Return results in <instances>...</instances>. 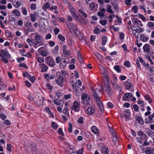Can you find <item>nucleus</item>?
<instances>
[{"instance_id":"60","label":"nucleus","mask_w":154,"mask_h":154,"mask_svg":"<svg viewBox=\"0 0 154 154\" xmlns=\"http://www.w3.org/2000/svg\"><path fill=\"white\" fill-rule=\"evenodd\" d=\"M41 54L43 56L45 57L47 55L48 53L47 52L44 50H42L41 52Z\"/></svg>"},{"instance_id":"49","label":"nucleus","mask_w":154,"mask_h":154,"mask_svg":"<svg viewBox=\"0 0 154 154\" xmlns=\"http://www.w3.org/2000/svg\"><path fill=\"white\" fill-rule=\"evenodd\" d=\"M21 10L23 14L24 15H26L27 14V11L26 9L24 7H22Z\"/></svg>"},{"instance_id":"36","label":"nucleus","mask_w":154,"mask_h":154,"mask_svg":"<svg viewBox=\"0 0 154 154\" xmlns=\"http://www.w3.org/2000/svg\"><path fill=\"white\" fill-rule=\"evenodd\" d=\"M72 16L74 17V19L77 22L79 21L80 18H79L76 12L73 13L71 14Z\"/></svg>"},{"instance_id":"19","label":"nucleus","mask_w":154,"mask_h":154,"mask_svg":"<svg viewBox=\"0 0 154 154\" xmlns=\"http://www.w3.org/2000/svg\"><path fill=\"white\" fill-rule=\"evenodd\" d=\"M145 153L146 154H154V149L149 147H147Z\"/></svg>"},{"instance_id":"9","label":"nucleus","mask_w":154,"mask_h":154,"mask_svg":"<svg viewBox=\"0 0 154 154\" xmlns=\"http://www.w3.org/2000/svg\"><path fill=\"white\" fill-rule=\"evenodd\" d=\"M4 56L8 58H10L11 57V55L9 54L6 49L4 50H2L1 53H0V57H4Z\"/></svg>"},{"instance_id":"45","label":"nucleus","mask_w":154,"mask_h":154,"mask_svg":"<svg viewBox=\"0 0 154 154\" xmlns=\"http://www.w3.org/2000/svg\"><path fill=\"white\" fill-rule=\"evenodd\" d=\"M77 57L80 63H82L83 62V61L82 60V58L81 57V56L79 53V52H78L77 53Z\"/></svg>"},{"instance_id":"38","label":"nucleus","mask_w":154,"mask_h":154,"mask_svg":"<svg viewBox=\"0 0 154 154\" xmlns=\"http://www.w3.org/2000/svg\"><path fill=\"white\" fill-rule=\"evenodd\" d=\"M42 39V36L36 34L35 37V39L36 41H41V40Z\"/></svg>"},{"instance_id":"6","label":"nucleus","mask_w":154,"mask_h":154,"mask_svg":"<svg viewBox=\"0 0 154 154\" xmlns=\"http://www.w3.org/2000/svg\"><path fill=\"white\" fill-rule=\"evenodd\" d=\"M81 99L82 100V103H85V101H86V104H89L88 102L90 100V97L88 94L85 93H83L81 96Z\"/></svg>"},{"instance_id":"55","label":"nucleus","mask_w":154,"mask_h":154,"mask_svg":"<svg viewBox=\"0 0 154 154\" xmlns=\"http://www.w3.org/2000/svg\"><path fill=\"white\" fill-rule=\"evenodd\" d=\"M83 120L84 118L82 117H80L78 119L77 121L79 123L82 124L83 123Z\"/></svg>"},{"instance_id":"10","label":"nucleus","mask_w":154,"mask_h":154,"mask_svg":"<svg viewBox=\"0 0 154 154\" xmlns=\"http://www.w3.org/2000/svg\"><path fill=\"white\" fill-rule=\"evenodd\" d=\"M68 62L66 61L64 59H62L61 62L60 64V66L61 69H63L66 67Z\"/></svg>"},{"instance_id":"41","label":"nucleus","mask_w":154,"mask_h":154,"mask_svg":"<svg viewBox=\"0 0 154 154\" xmlns=\"http://www.w3.org/2000/svg\"><path fill=\"white\" fill-rule=\"evenodd\" d=\"M102 150L106 154H108L109 152V150L106 146H104L102 148Z\"/></svg>"},{"instance_id":"11","label":"nucleus","mask_w":154,"mask_h":154,"mask_svg":"<svg viewBox=\"0 0 154 154\" xmlns=\"http://www.w3.org/2000/svg\"><path fill=\"white\" fill-rule=\"evenodd\" d=\"M39 66L41 69V72H46L48 68V67L44 63L39 64Z\"/></svg>"},{"instance_id":"14","label":"nucleus","mask_w":154,"mask_h":154,"mask_svg":"<svg viewBox=\"0 0 154 154\" xmlns=\"http://www.w3.org/2000/svg\"><path fill=\"white\" fill-rule=\"evenodd\" d=\"M124 86L126 89L128 90L133 87V85L131 82L125 81L124 82Z\"/></svg>"},{"instance_id":"48","label":"nucleus","mask_w":154,"mask_h":154,"mask_svg":"<svg viewBox=\"0 0 154 154\" xmlns=\"http://www.w3.org/2000/svg\"><path fill=\"white\" fill-rule=\"evenodd\" d=\"M79 22L82 24H85L86 22L85 20L82 17L80 18Z\"/></svg>"},{"instance_id":"64","label":"nucleus","mask_w":154,"mask_h":154,"mask_svg":"<svg viewBox=\"0 0 154 154\" xmlns=\"http://www.w3.org/2000/svg\"><path fill=\"white\" fill-rule=\"evenodd\" d=\"M36 8V5L35 4H32L30 5V8L31 10H33Z\"/></svg>"},{"instance_id":"34","label":"nucleus","mask_w":154,"mask_h":154,"mask_svg":"<svg viewBox=\"0 0 154 154\" xmlns=\"http://www.w3.org/2000/svg\"><path fill=\"white\" fill-rule=\"evenodd\" d=\"M132 34L137 39L139 38V36L140 35L138 31L137 32L135 30H134L132 31Z\"/></svg>"},{"instance_id":"4","label":"nucleus","mask_w":154,"mask_h":154,"mask_svg":"<svg viewBox=\"0 0 154 154\" xmlns=\"http://www.w3.org/2000/svg\"><path fill=\"white\" fill-rule=\"evenodd\" d=\"M66 23L69 30L71 32H73L77 30L76 27L74 23H67L66 22Z\"/></svg>"},{"instance_id":"7","label":"nucleus","mask_w":154,"mask_h":154,"mask_svg":"<svg viewBox=\"0 0 154 154\" xmlns=\"http://www.w3.org/2000/svg\"><path fill=\"white\" fill-rule=\"evenodd\" d=\"M91 89L93 94V96L95 98V99L100 97L99 96V95L100 94L99 89L97 88H92Z\"/></svg>"},{"instance_id":"40","label":"nucleus","mask_w":154,"mask_h":154,"mask_svg":"<svg viewBox=\"0 0 154 154\" xmlns=\"http://www.w3.org/2000/svg\"><path fill=\"white\" fill-rule=\"evenodd\" d=\"M91 130L94 133L98 134L99 133V130L95 126H93L92 127Z\"/></svg>"},{"instance_id":"2","label":"nucleus","mask_w":154,"mask_h":154,"mask_svg":"<svg viewBox=\"0 0 154 154\" xmlns=\"http://www.w3.org/2000/svg\"><path fill=\"white\" fill-rule=\"evenodd\" d=\"M132 22L134 24V26L136 28H138L140 26H143L141 22L137 18H133L132 19Z\"/></svg>"},{"instance_id":"54","label":"nucleus","mask_w":154,"mask_h":154,"mask_svg":"<svg viewBox=\"0 0 154 154\" xmlns=\"http://www.w3.org/2000/svg\"><path fill=\"white\" fill-rule=\"evenodd\" d=\"M124 65L127 67L129 68L131 66V64L129 61L128 60L124 63Z\"/></svg>"},{"instance_id":"20","label":"nucleus","mask_w":154,"mask_h":154,"mask_svg":"<svg viewBox=\"0 0 154 154\" xmlns=\"http://www.w3.org/2000/svg\"><path fill=\"white\" fill-rule=\"evenodd\" d=\"M140 40L143 42H146L149 39V38L143 34L140 35Z\"/></svg>"},{"instance_id":"12","label":"nucleus","mask_w":154,"mask_h":154,"mask_svg":"<svg viewBox=\"0 0 154 154\" xmlns=\"http://www.w3.org/2000/svg\"><path fill=\"white\" fill-rule=\"evenodd\" d=\"M79 104L78 102L75 101L73 103L72 109L75 112H78L79 110Z\"/></svg>"},{"instance_id":"37","label":"nucleus","mask_w":154,"mask_h":154,"mask_svg":"<svg viewBox=\"0 0 154 154\" xmlns=\"http://www.w3.org/2000/svg\"><path fill=\"white\" fill-rule=\"evenodd\" d=\"M79 12L85 18L87 17L88 16L82 10L79 9Z\"/></svg>"},{"instance_id":"32","label":"nucleus","mask_w":154,"mask_h":154,"mask_svg":"<svg viewBox=\"0 0 154 154\" xmlns=\"http://www.w3.org/2000/svg\"><path fill=\"white\" fill-rule=\"evenodd\" d=\"M62 102V100H59L57 98L54 99V104L59 106L61 105Z\"/></svg>"},{"instance_id":"24","label":"nucleus","mask_w":154,"mask_h":154,"mask_svg":"<svg viewBox=\"0 0 154 154\" xmlns=\"http://www.w3.org/2000/svg\"><path fill=\"white\" fill-rule=\"evenodd\" d=\"M136 119L139 124L143 125L144 124V121L141 117L139 116H137L136 118Z\"/></svg>"},{"instance_id":"25","label":"nucleus","mask_w":154,"mask_h":154,"mask_svg":"<svg viewBox=\"0 0 154 154\" xmlns=\"http://www.w3.org/2000/svg\"><path fill=\"white\" fill-rule=\"evenodd\" d=\"M68 5L69 10L70 11L71 14H73V13L75 12L71 3H68Z\"/></svg>"},{"instance_id":"16","label":"nucleus","mask_w":154,"mask_h":154,"mask_svg":"<svg viewBox=\"0 0 154 154\" xmlns=\"http://www.w3.org/2000/svg\"><path fill=\"white\" fill-rule=\"evenodd\" d=\"M56 75L57 78L58 80L61 81H65L66 79L61 75V72H57L56 73Z\"/></svg>"},{"instance_id":"58","label":"nucleus","mask_w":154,"mask_h":154,"mask_svg":"<svg viewBox=\"0 0 154 154\" xmlns=\"http://www.w3.org/2000/svg\"><path fill=\"white\" fill-rule=\"evenodd\" d=\"M84 152V149L82 148L78 150L76 152V154H82Z\"/></svg>"},{"instance_id":"31","label":"nucleus","mask_w":154,"mask_h":154,"mask_svg":"<svg viewBox=\"0 0 154 154\" xmlns=\"http://www.w3.org/2000/svg\"><path fill=\"white\" fill-rule=\"evenodd\" d=\"M113 68L118 72H120L122 69V67L120 66L115 65L113 67Z\"/></svg>"},{"instance_id":"30","label":"nucleus","mask_w":154,"mask_h":154,"mask_svg":"<svg viewBox=\"0 0 154 154\" xmlns=\"http://www.w3.org/2000/svg\"><path fill=\"white\" fill-rule=\"evenodd\" d=\"M107 41V38L106 37L105 35H103L102 36V42L101 44L103 46H104Z\"/></svg>"},{"instance_id":"42","label":"nucleus","mask_w":154,"mask_h":154,"mask_svg":"<svg viewBox=\"0 0 154 154\" xmlns=\"http://www.w3.org/2000/svg\"><path fill=\"white\" fill-rule=\"evenodd\" d=\"M34 45H38V46H43L44 45V43L42 41H36V42H33Z\"/></svg>"},{"instance_id":"62","label":"nucleus","mask_w":154,"mask_h":154,"mask_svg":"<svg viewBox=\"0 0 154 154\" xmlns=\"http://www.w3.org/2000/svg\"><path fill=\"white\" fill-rule=\"evenodd\" d=\"M138 7L137 6H134L132 7V9L134 11V13L135 14L136 13L137 11Z\"/></svg>"},{"instance_id":"35","label":"nucleus","mask_w":154,"mask_h":154,"mask_svg":"<svg viewBox=\"0 0 154 154\" xmlns=\"http://www.w3.org/2000/svg\"><path fill=\"white\" fill-rule=\"evenodd\" d=\"M61 75H62L66 79V76H69L68 72L65 70H62L60 72Z\"/></svg>"},{"instance_id":"18","label":"nucleus","mask_w":154,"mask_h":154,"mask_svg":"<svg viewBox=\"0 0 154 154\" xmlns=\"http://www.w3.org/2000/svg\"><path fill=\"white\" fill-rule=\"evenodd\" d=\"M112 135L113 141L114 143L116 144L118 141V138L116 136V133L114 132H112Z\"/></svg>"},{"instance_id":"8","label":"nucleus","mask_w":154,"mask_h":154,"mask_svg":"<svg viewBox=\"0 0 154 154\" xmlns=\"http://www.w3.org/2000/svg\"><path fill=\"white\" fill-rule=\"evenodd\" d=\"M97 104L102 112L104 111L103 103L101 101L100 97L95 99Z\"/></svg>"},{"instance_id":"5","label":"nucleus","mask_w":154,"mask_h":154,"mask_svg":"<svg viewBox=\"0 0 154 154\" xmlns=\"http://www.w3.org/2000/svg\"><path fill=\"white\" fill-rule=\"evenodd\" d=\"M54 3V0H51L46 2L43 5V9L44 11L50 9L51 5H53Z\"/></svg>"},{"instance_id":"15","label":"nucleus","mask_w":154,"mask_h":154,"mask_svg":"<svg viewBox=\"0 0 154 154\" xmlns=\"http://www.w3.org/2000/svg\"><path fill=\"white\" fill-rule=\"evenodd\" d=\"M143 52L145 53H148L150 51V46L148 44H145L143 47Z\"/></svg>"},{"instance_id":"29","label":"nucleus","mask_w":154,"mask_h":154,"mask_svg":"<svg viewBox=\"0 0 154 154\" xmlns=\"http://www.w3.org/2000/svg\"><path fill=\"white\" fill-rule=\"evenodd\" d=\"M111 83L115 88L116 90H119L120 89V87L114 81L112 82Z\"/></svg>"},{"instance_id":"59","label":"nucleus","mask_w":154,"mask_h":154,"mask_svg":"<svg viewBox=\"0 0 154 154\" xmlns=\"http://www.w3.org/2000/svg\"><path fill=\"white\" fill-rule=\"evenodd\" d=\"M14 4L13 5H14L16 8H18L20 5L21 4L20 2L19 1H17L15 2H14Z\"/></svg>"},{"instance_id":"61","label":"nucleus","mask_w":154,"mask_h":154,"mask_svg":"<svg viewBox=\"0 0 154 154\" xmlns=\"http://www.w3.org/2000/svg\"><path fill=\"white\" fill-rule=\"evenodd\" d=\"M64 81H61L59 80H56V82L57 84L59 85L60 86H63V82Z\"/></svg>"},{"instance_id":"46","label":"nucleus","mask_w":154,"mask_h":154,"mask_svg":"<svg viewBox=\"0 0 154 154\" xmlns=\"http://www.w3.org/2000/svg\"><path fill=\"white\" fill-rule=\"evenodd\" d=\"M57 38L59 39L63 42H64L65 40L64 37L60 34L58 35Z\"/></svg>"},{"instance_id":"26","label":"nucleus","mask_w":154,"mask_h":154,"mask_svg":"<svg viewBox=\"0 0 154 154\" xmlns=\"http://www.w3.org/2000/svg\"><path fill=\"white\" fill-rule=\"evenodd\" d=\"M106 10L107 12L110 14H113L114 13L113 11L111 8L112 6L110 5H107L106 6Z\"/></svg>"},{"instance_id":"44","label":"nucleus","mask_w":154,"mask_h":154,"mask_svg":"<svg viewBox=\"0 0 154 154\" xmlns=\"http://www.w3.org/2000/svg\"><path fill=\"white\" fill-rule=\"evenodd\" d=\"M13 13L17 16L19 17L20 16V11L17 9H15L13 11Z\"/></svg>"},{"instance_id":"51","label":"nucleus","mask_w":154,"mask_h":154,"mask_svg":"<svg viewBox=\"0 0 154 154\" xmlns=\"http://www.w3.org/2000/svg\"><path fill=\"white\" fill-rule=\"evenodd\" d=\"M49 10L53 11V10H58V8L56 5H51Z\"/></svg>"},{"instance_id":"33","label":"nucleus","mask_w":154,"mask_h":154,"mask_svg":"<svg viewBox=\"0 0 154 154\" xmlns=\"http://www.w3.org/2000/svg\"><path fill=\"white\" fill-rule=\"evenodd\" d=\"M44 78L47 79H53L54 78V76L50 74H46L44 75Z\"/></svg>"},{"instance_id":"43","label":"nucleus","mask_w":154,"mask_h":154,"mask_svg":"<svg viewBox=\"0 0 154 154\" xmlns=\"http://www.w3.org/2000/svg\"><path fill=\"white\" fill-rule=\"evenodd\" d=\"M46 88L49 90V91H52L53 89V86L49 83H47L46 85Z\"/></svg>"},{"instance_id":"52","label":"nucleus","mask_w":154,"mask_h":154,"mask_svg":"<svg viewBox=\"0 0 154 154\" xmlns=\"http://www.w3.org/2000/svg\"><path fill=\"white\" fill-rule=\"evenodd\" d=\"M69 125V127L68 128V130L69 132V133H71L72 132V125L71 123H69L68 124Z\"/></svg>"},{"instance_id":"39","label":"nucleus","mask_w":154,"mask_h":154,"mask_svg":"<svg viewBox=\"0 0 154 154\" xmlns=\"http://www.w3.org/2000/svg\"><path fill=\"white\" fill-rule=\"evenodd\" d=\"M51 126L54 129H56L57 128L58 126L55 122H52L51 123Z\"/></svg>"},{"instance_id":"1","label":"nucleus","mask_w":154,"mask_h":154,"mask_svg":"<svg viewBox=\"0 0 154 154\" xmlns=\"http://www.w3.org/2000/svg\"><path fill=\"white\" fill-rule=\"evenodd\" d=\"M45 63L51 67H53L55 65V62L52 58L48 56L45 58Z\"/></svg>"},{"instance_id":"63","label":"nucleus","mask_w":154,"mask_h":154,"mask_svg":"<svg viewBox=\"0 0 154 154\" xmlns=\"http://www.w3.org/2000/svg\"><path fill=\"white\" fill-rule=\"evenodd\" d=\"M138 17L139 18H141V20L143 21H145L146 20V19L145 17L143 15L141 14H139Z\"/></svg>"},{"instance_id":"27","label":"nucleus","mask_w":154,"mask_h":154,"mask_svg":"<svg viewBox=\"0 0 154 154\" xmlns=\"http://www.w3.org/2000/svg\"><path fill=\"white\" fill-rule=\"evenodd\" d=\"M30 147L31 150L33 151H35L37 149L35 143L33 142L30 143Z\"/></svg>"},{"instance_id":"21","label":"nucleus","mask_w":154,"mask_h":154,"mask_svg":"<svg viewBox=\"0 0 154 154\" xmlns=\"http://www.w3.org/2000/svg\"><path fill=\"white\" fill-rule=\"evenodd\" d=\"M132 96V94L130 93H125L122 97V99L123 100L126 101L127 99L131 97Z\"/></svg>"},{"instance_id":"22","label":"nucleus","mask_w":154,"mask_h":154,"mask_svg":"<svg viewBox=\"0 0 154 154\" xmlns=\"http://www.w3.org/2000/svg\"><path fill=\"white\" fill-rule=\"evenodd\" d=\"M69 108V105L67 103H66L65 105V107L63 110V112L66 115L68 114V109Z\"/></svg>"},{"instance_id":"57","label":"nucleus","mask_w":154,"mask_h":154,"mask_svg":"<svg viewBox=\"0 0 154 154\" xmlns=\"http://www.w3.org/2000/svg\"><path fill=\"white\" fill-rule=\"evenodd\" d=\"M131 0H125L124 1L125 4L127 6H129L131 5Z\"/></svg>"},{"instance_id":"56","label":"nucleus","mask_w":154,"mask_h":154,"mask_svg":"<svg viewBox=\"0 0 154 154\" xmlns=\"http://www.w3.org/2000/svg\"><path fill=\"white\" fill-rule=\"evenodd\" d=\"M107 22V20H102L99 21L100 23L103 26L105 25Z\"/></svg>"},{"instance_id":"53","label":"nucleus","mask_w":154,"mask_h":154,"mask_svg":"<svg viewBox=\"0 0 154 154\" xmlns=\"http://www.w3.org/2000/svg\"><path fill=\"white\" fill-rule=\"evenodd\" d=\"M30 19L31 21L34 22L35 21L36 19L35 18L34 15L33 14H31L30 15Z\"/></svg>"},{"instance_id":"17","label":"nucleus","mask_w":154,"mask_h":154,"mask_svg":"<svg viewBox=\"0 0 154 154\" xmlns=\"http://www.w3.org/2000/svg\"><path fill=\"white\" fill-rule=\"evenodd\" d=\"M124 112L125 118V119L126 121H127L129 118L130 114V112L128 109H126L124 111Z\"/></svg>"},{"instance_id":"3","label":"nucleus","mask_w":154,"mask_h":154,"mask_svg":"<svg viewBox=\"0 0 154 154\" xmlns=\"http://www.w3.org/2000/svg\"><path fill=\"white\" fill-rule=\"evenodd\" d=\"M73 91L76 96H80L82 93L81 89L78 86L76 85H73Z\"/></svg>"},{"instance_id":"47","label":"nucleus","mask_w":154,"mask_h":154,"mask_svg":"<svg viewBox=\"0 0 154 154\" xmlns=\"http://www.w3.org/2000/svg\"><path fill=\"white\" fill-rule=\"evenodd\" d=\"M94 32L95 34H99L100 32V29L97 27H95L94 30Z\"/></svg>"},{"instance_id":"13","label":"nucleus","mask_w":154,"mask_h":154,"mask_svg":"<svg viewBox=\"0 0 154 154\" xmlns=\"http://www.w3.org/2000/svg\"><path fill=\"white\" fill-rule=\"evenodd\" d=\"M94 109L93 107H88L86 110L85 113L88 115H91L94 114Z\"/></svg>"},{"instance_id":"28","label":"nucleus","mask_w":154,"mask_h":154,"mask_svg":"<svg viewBox=\"0 0 154 154\" xmlns=\"http://www.w3.org/2000/svg\"><path fill=\"white\" fill-rule=\"evenodd\" d=\"M112 5L114 7V9L116 11H118L119 10V6L117 2L115 1H114L113 2H111Z\"/></svg>"},{"instance_id":"23","label":"nucleus","mask_w":154,"mask_h":154,"mask_svg":"<svg viewBox=\"0 0 154 154\" xmlns=\"http://www.w3.org/2000/svg\"><path fill=\"white\" fill-rule=\"evenodd\" d=\"M25 30L26 31V33H25V35H28L29 33L34 32V29L32 27V26H31L30 27H28L27 29H25Z\"/></svg>"},{"instance_id":"50","label":"nucleus","mask_w":154,"mask_h":154,"mask_svg":"<svg viewBox=\"0 0 154 154\" xmlns=\"http://www.w3.org/2000/svg\"><path fill=\"white\" fill-rule=\"evenodd\" d=\"M89 9L90 10H92L95 7L94 3H91L89 4Z\"/></svg>"}]
</instances>
